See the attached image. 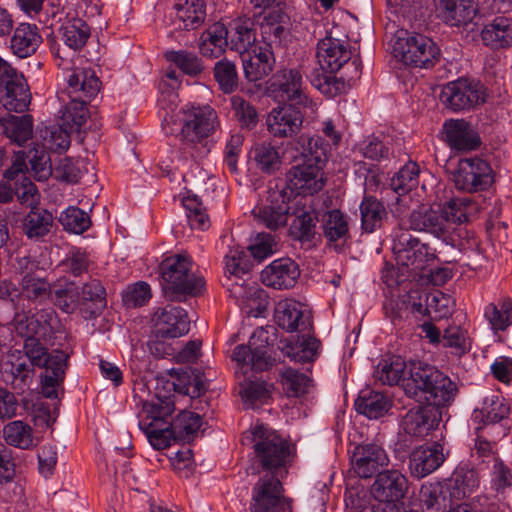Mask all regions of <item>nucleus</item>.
Segmentation results:
<instances>
[{"label": "nucleus", "instance_id": "obj_43", "mask_svg": "<svg viewBox=\"0 0 512 512\" xmlns=\"http://www.w3.org/2000/svg\"><path fill=\"white\" fill-rule=\"evenodd\" d=\"M276 339V329L273 326L257 328L249 339L254 352L256 371H264L272 365V359L267 355V347L273 345Z\"/></svg>", "mask_w": 512, "mask_h": 512}, {"label": "nucleus", "instance_id": "obj_29", "mask_svg": "<svg viewBox=\"0 0 512 512\" xmlns=\"http://www.w3.org/2000/svg\"><path fill=\"white\" fill-rule=\"evenodd\" d=\"M445 142L457 151L468 152L476 150L481 139L471 124L463 119H450L443 124Z\"/></svg>", "mask_w": 512, "mask_h": 512}, {"label": "nucleus", "instance_id": "obj_19", "mask_svg": "<svg viewBox=\"0 0 512 512\" xmlns=\"http://www.w3.org/2000/svg\"><path fill=\"white\" fill-rule=\"evenodd\" d=\"M409 489L407 477L396 469H387L379 472L371 487V493L378 502L399 504L403 507L402 500Z\"/></svg>", "mask_w": 512, "mask_h": 512}, {"label": "nucleus", "instance_id": "obj_45", "mask_svg": "<svg viewBox=\"0 0 512 512\" xmlns=\"http://www.w3.org/2000/svg\"><path fill=\"white\" fill-rule=\"evenodd\" d=\"M391 408L390 399L382 392L362 390L355 401V409L358 413L369 419L383 417Z\"/></svg>", "mask_w": 512, "mask_h": 512}, {"label": "nucleus", "instance_id": "obj_35", "mask_svg": "<svg viewBox=\"0 0 512 512\" xmlns=\"http://www.w3.org/2000/svg\"><path fill=\"white\" fill-rule=\"evenodd\" d=\"M438 16L451 26L470 23L478 8L476 0H436Z\"/></svg>", "mask_w": 512, "mask_h": 512}, {"label": "nucleus", "instance_id": "obj_23", "mask_svg": "<svg viewBox=\"0 0 512 512\" xmlns=\"http://www.w3.org/2000/svg\"><path fill=\"white\" fill-rule=\"evenodd\" d=\"M300 277L298 265L290 258L272 261L261 272L262 283L277 290L293 288Z\"/></svg>", "mask_w": 512, "mask_h": 512}, {"label": "nucleus", "instance_id": "obj_17", "mask_svg": "<svg viewBox=\"0 0 512 512\" xmlns=\"http://www.w3.org/2000/svg\"><path fill=\"white\" fill-rule=\"evenodd\" d=\"M485 88L477 81L460 78L449 82L441 92L444 105L453 111L469 110L485 102Z\"/></svg>", "mask_w": 512, "mask_h": 512}, {"label": "nucleus", "instance_id": "obj_62", "mask_svg": "<svg viewBox=\"0 0 512 512\" xmlns=\"http://www.w3.org/2000/svg\"><path fill=\"white\" fill-rule=\"evenodd\" d=\"M59 221L65 230L81 234L91 225L90 217L78 207H68L60 214Z\"/></svg>", "mask_w": 512, "mask_h": 512}, {"label": "nucleus", "instance_id": "obj_27", "mask_svg": "<svg viewBox=\"0 0 512 512\" xmlns=\"http://www.w3.org/2000/svg\"><path fill=\"white\" fill-rule=\"evenodd\" d=\"M510 412L511 408L503 397L491 395L485 398L482 409L474 412V419H481L484 428H493L494 425L499 424L500 431L496 436L501 438L510 430L508 423Z\"/></svg>", "mask_w": 512, "mask_h": 512}, {"label": "nucleus", "instance_id": "obj_20", "mask_svg": "<svg viewBox=\"0 0 512 512\" xmlns=\"http://www.w3.org/2000/svg\"><path fill=\"white\" fill-rule=\"evenodd\" d=\"M304 116L294 105L273 108L266 117V126L275 138H292L302 129Z\"/></svg>", "mask_w": 512, "mask_h": 512}, {"label": "nucleus", "instance_id": "obj_41", "mask_svg": "<svg viewBox=\"0 0 512 512\" xmlns=\"http://www.w3.org/2000/svg\"><path fill=\"white\" fill-rule=\"evenodd\" d=\"M254 16L260 26L264 47H272L273 44H280L285 34V28L281 23L283 16L280 11L275 8L265 9Z\"/></svg>", "mask_w": 512, "mask_h": 512}, {"label": "nucleus", "instance_id": "obj_51", "mask_svg": "<svg viewBox=\"0 0 512 512\" xmlns=\"http://www.w3.org/2000/svg\"><path fill=\"white\" fill-rule=\"evenodd\" d=\"M375 378L382 384L396 385L403 384L406 376V363L400 356H391L379 362L375 372Z\"/></svg>", "mask_w": 512, "mask_h": 512}, {"label": "nucleus", "instance_id": "obj_28", "mask_svg": "<svg viewBox=\"0 0 512 512\" xmlns=\"http://www.w3.org/2000/svg\"><path fill=\"white\" fill-rule=\"evenodd\" d=\"M1 375L14 390L23 393L32 383L34 369L19 351L9 354L1 365Z\"/></svg>", "mask_w": 512, "mask_h": 512}, {"label": "nucleus", "instance_id": "obj_1", "mask_svg": "<svg viewBox=\"0 0 512 512\" xmlns=\"http://www.w3.org/2000/svg\"><path fill=\"white\" fill-rule=\"evenodd\" d=\"M274 318L283 330L298 333L295 342H285L279 347L282 353L296 362L314 361L320 342L310 336L312 320L307 307L293 299L281 300L275 307Z\"/></svg>", "mask_w": 512, "mask_h": 512}, {"label": "nucleus", "instance_id": "obj_30", "mask_svg": "<svg viewBox=\"0 0 512 512\" xmlns=\"http://www.w3.org/2000/svg\"><path fill=\"white\" fill-rule=\"evenodd\" d=\"M444 461L445 455L441 444L421 445L411 452L409 469L412 476L423 478L438 469Z\"/></svg>", "mask_w": 512, "mask_h": 512}, {"label": "nucleus", "instance_id": "obj_21", "mask_svg": "<svg viewBox=\"0 0 512 512\" xmlns=\"http://www.w3.org/2000/svg\"><path fill=\"white\" fill-rule=\"evenodd\" d=\"M287 179L290 188L304 197L321 191L326 182L323 168L319 164L303 161L290 168Z\"/></svg>", "mask_w": 512, "mask_h": 512}, {"label": "nucleus", "instance_id": "obj_44", "mask_svg": "<svg viewBox=\"0 0 512 512\" xmlns=\"http://www.w3.org/2000/svg\"><path fill=\"white\" fill-rule=\"evenodd\" d=\"M62 41L70 49L81 50L87 43L91 31L87 23L76 15L68 14L59 28Z\"/></svg>", "mask_w": 512, "mask_h": 512}, {"label": "nucleus", "instance_id": "obj_50", "mask_svg": "<svg viewBox=\"0 0 512 512\" xmlns=\"http://www.w3.org/2000/svg\"><path fill=\"white\" fill-rule=\"evenodd\" d=\"M288 211V205L282 201V203L277 205L270 204L255 207L252 213L258 224L270 230H276L286 225Z\"/></svg>", "mask_w": 512, "mask_h": 512}, {"label": "nucleus", "instance_id": "obj_32", "mask_svg": "<svg viewBox=\"0 0 512 512\" xmlns=\"http://www.w3.org/2000/svg\"><path fill=\"white\" fill-rule=\"evenodd\" d=\"M355 473L361 478H369L380 467L388 465L389 459L385 450L376 444L357 446L352 455Z\"/></svg>", "mask_w": 512, "mask_h": 512}, {"label": "nucleus", "instance_id": "obj_7", "mask_svg": "<svg viewBox=\"0 0 512 512\" xmlns=\"http://www.w3.org/2000/svg\"><path fill=\"white\" fill-rule=\"evenodd\" d=\"M70 146L69 133L58 125L40 126L36 132L35 142L29 147L25 158L31 171L38 180H46L52 173L51 159L48 151L63 152Z\"/></svg>", "mask_w": 512, "mask_h": 512}, {"label": "nucleus", "instance_id": "obj_15", "mask_svg": "<svg viewBox=\"0 0 512 512\" xmlns=\"http://www.w3.org/2000/svg\"><path fill=\"white\" fill-rule=\"evenodd\" d=\"M13 321L19 335L25 338L42 339L43 343H50L60 327L58 315L51 308L40 309L31 315L18 313Z\"/></svg>", "mask_w": 512, "mask_h": 512}, {"label": "nucleus", "instance_id": "obj_12", "mask_svg": "<svg viewBox=\"0 0 512 512\" xmlns=\"http://www.w3.org/2000/svg\"><path fill=\"white\" fill-rule=\"evenodd\" d=\"M277 475L265 474L252 489L251 512H292L291 499L284 495Z\"/></svg>", "mask_w": 512, "mask_h": 512}, {"label": "nucleus", "instance_id": "obj_56", "mask_svg": "<svg viewBox=\"0 0 512 512\" xmlns=\"http://www.w3.org/2000/svg\"><path fill=\"white\" fill-rule=\"evenodd\" d=\"M174 439L190 441L202 426V418L191 411H183L170 423Z\"/></svg>", "mask_w": 512, "mask_h": 512}, {"label": "nucleus", "instance_id": "obj_3", "mask_svg": "<svg viewBox=\"0 0 512 512\" xmlns=\"http://www.w3.org/2000/svg\"><path fill=\"white\" fill-rule=\"evenodd\" d=\"M405 394L419 403L444 406L455 397L457 388L449 377L432 366L414 364L408 378L403 379Z\"/></svg>", "mask_w": 512, "mask_h": 512}, {"label": "nucleus", "instance_id": "obj_13", "mask_svg": "<svg viewBox=\"0 0 512 512\" xmlns=\"http://www.w3.org/2000/svg\"><path fill=\"white\" fill-rule=\"evenodd\" d=\"M1 102L9 111L24 112L31 102V93L22 73L0 57Z\"/></svg>", "mask_w": 512, "mask_h": 512}, {"label": "nucleus", "instance_id": "obj_33", "mask_svg": "<svg viewBox=\"0 0 512 512\" xmlns=\"http://www.w3.org/2000/svg\"><path fill=\"white\" fill-rule=\"evenodd\" d=\"M479 487V476L468 464H460L446 484V492L451 502L470 497Z\"/></svg>", "mask_w": 512, "mask_h": 512}, {"label": "nucleus", "instance_id": "obj_9", "mask_svg": "<svg viewBox=\"0 0 512 512\" xmlns=\"http://www.w3.org/2000/svg\"><path fill=\"white\" fill-rule=\"evenodd\" d=\"M393 53L405 65L425 69L433 67L440 57L437 45L422 34L405 33V36H398Z\"/></svg>", "mask_w": 512, "mask_h": 512}, {"label": "nucleus", "instance_id": "obj_58", "mask_svg": "<svg viewBox=\"0 0 512 512\" xmlns=\"http://www.w3.org/2000/svg\"><path fill=\"white\" fill-rule=\"evenodd\" d=\"M64 96L63 94L60 96V100L63 102L61 119L70 129L78 130L87 120L88 103H82L81 99H69L66 101Z\"/></svg>", "mask_w": 512, "mask_h": 512}, {"label": "nucleus", "instance_id": "obj_5", "mask_svg": "<svg viewBox=\"0 0 512 512\" xmlns=\"http://www.w3.org/2000/svg\"><path fill=\"white\" fill-rule=\"evenodd\" d=\"M159 274L164 296L170 301L197 296L205 286L203 277L192 272V260L187 255L175 254L166 257L159 265Z\"/></svg>", "mask_w": 512, "mask_h": 512}, {"label": "nucleus", "instance_id": "obj_48", "mask_svg": "<svg viewBox=\"0 0 512 512\" xmlns=\"http://www.w3.org/2000/svg\"><path fill=\"white\" fill-rule=\"evenodd\" d=\"M361 226L365 232L372 233L382 224L386 210L382 202L371 195L365 194L360 203Z\"/></svg>", "mask_w": 512, "mask_h": 512}, {"label": "nucleus", "instance_id": "obj_60", "mask_svg": "<svg viewBox=\"0 0 512 512\" xmlns=\"http://www.w3.org/2000/svg\"><path fill=\"white\" fill-rule=\"evenodd\" d=\"M214 78L222 92L229 94L238 87V73L234 62L223 58L215 63Z\"/></svg>", "mask_w": 512, "mask_h": 512}, {"label": "nucleus", "instance_id": "obj_8", "mask_svg": "<svg viewBox=\"0 0 512 512\" xmlns=\"http://www.w3.org/2000/svg\"><path fill=\"white\" fill-rule=\"evenodd\" d=\"M251 438L255 453V463L270 475L285 468L291 454L290 446L275 431L263 424H255L246 439Z\"/></svg>", "mask_w": 512, "mask_h": 512}, {"label": "nucleus", "instance_id": "obj_61", "mask_svg": "<svg viewBox=\"0 0 512 512\" xmlns=\"http://www.w3.org/2000/svg\"><path fill=\"white\" fill-rule=\"evenodd\" d=\"M54 304L65 313H73L81 304L80 295L76 287L72 284H66L64 287H58L51 293Z\"/></svg>", "mask_w": 512, "mask_h": 512}, {"label": "nucleus", "instance_id": "obj_38", "mask_svg": "<svg viewBox=\"0 0 512 512\" xmlns=\"http://www.w3.org/2000/svg\"><path fill=\"white\" fill-rule=\"evenodd\" d=\"M482 41L491 48H506L512 46V19L497 16L486 24L481 31Z\"/></svg>", "mask_w": 512, "mask_h": 512}, {"label": "nucleus", "instance_id": "obj_26", "mask_svg": "<svg viewBox=\"0 0 512 512\" xmlns=\"http://www.w3.org/2000/svg\"><path fill=\"white\" fill-rule=\"evenodd\" d=\"M294 220L290 226L291 235L301 242L310 241L316 234L318 213L315 199L302 197L293 210Z\"/></svg>", "mask_w": 512, "mask_h": 512}, {"label": "nucleus", "instance_id": "obj_36", "mask_svg": "<svg viewBox=\"0 0 512 512\" xmlns=\"http://www.w3.org/2000/svg\"><path fill=\"white\" fill-rule=\"evenodd\" d=\"M42 43V36L35 24L20 23L10 38V51L20 59L28 58L36 53Z\"/></svg>", "mask_w": 512, "mask_h": 512}, {"label": "nucleus", "instance_id": "obj_2", "mask_svg": "<svg viewBox=\"0 0 512 512\" xmlns=\"http://www.w3.org/2000/svg\"><path fill=\"white\" fill-rule=\"evenodd\" d=\"M405 394L419 403L444 406L455 397L457 388L449 377L432 366L414 364L408 378L403 379Z\"/></svg>", "mask_w": 512, "mask_h": 512}, {"label": "nucleus", "instance_id": "obj_6", "mask_svg": "<svg viewBox=\"0 0 512 512\" xmlns=\"http://www.w3.org/2000/svg\"><path fill=\"white\" fill-rule=\"evenodd\" d=\"M42 339L26 338L24 343V357L31 367L45 368L42 376L41 390L45 397L56 398L57 389L65 378L68 355L59 350L48 353Z\"/></svg>", "mask_w": 512, "mask_h": 512}, {"label": "nucleus", "instance_id": "obj_47", "mask_svg": "<svg viewBox=\"0 0 512 512\" xmlns=\"http://www.w3.org/2000/svg\"><path fill=\"white\" fill-rule=\"evenodd\" d=\"M231 49L241 54L252 51L256 44L254 21L250 18H239L234 21L230 35Z\"/></svg>", "mask_w": 512, "mask_h": 512}, {"label": "nucleus", "instance_id": "obj_52", "mask_svg": "<svg viewBox=\"0 0 512 512\" xmlns=\"http://www.w3.org/2000/svg\"><path fill=\"white\" fill-rule=\"evenodd\" d=\"M279 379L283 391L289 397H300L308 393L312 380L311 378L292 367H284L279 372Z\"/></svg>", "mask_w": 512, "mask_h": 512}, {"label": "nucleus", "instance_id": "obj_4", "mask_svg": "<svg viewBox=\"0 0 512 512\" xmlns=\"http://www.w3.org/2000/svg\"><path fill=\"white\" fill-rule=\"evenodd\" d=\"M163 125L166 133L175 135L182 145L194 147L217 130L219 120L209 105H187L176 114L165 116Z\"/></svg>", "mask_w": 512, "mask_h": 512}, {"label": "nucleus", "instance_id": "obj_18", "mask_svg": "<svg viewBox=\"0 0 512 512\" xmlns=\"http://www.w3.org/2000/svg\"><path fill=\"white\" fill-rule=\"evenodd\" d=\"M63 71L67 83L63 95L68 99H81L82 103H89L98 95L101 81L94 69L76 65L74 61L72 67H63Z\"/></svg>", "mask_w": 512, "mask_h": 512}, {"label": "nucleus", "instance_id": "obj_63", "mask_svg": "<svg viewBox=\"0 0 512 512\" xmlns=\"http://www.w3.org/2000/svg\"><path fill=\"white\" fill-rule=\"evenodd\" d=\"M234 116L242 128L252 129L258 123V113L255 107L239 95L231 97Z\"/></svg>", "mask_w": 512, "mask_h": 512}, {"label": "nucleus", "instance_id": "obj_31", "mask_svg": "<svg viewBox=\"0 0 512 512\" xmlns=\"http://www.w3.org/2000/svg\"><path fill=\"white\" fill-rule=\"evenodd\" d=\"M26 152L20 150L15 154V161L7 170V177L16 179L14 182L15 196L21 204L35 206L38 203V193L35 184L25 175L27 170Z\"/></svg>", "mask_w": 512, "mask_h": 512}, {"label": "nucleus", "instance_id": "obj_57", "mask_svg": "<svg viewBox=\"0 0 512 512\" xmlns=\"http://www.w3.org/2000/svg\"><path fill=\"white\" fill-rule=\"evenodd\" d=\"M297 143L302 146L301 158L303 162L319 164L324 167L327 161L328 145L320 136H300Z\"/></svg>", "mask_w": 512, "mask_h": 512}, {"label": "nucleus", "instance_id": "obj_16", "mask_svg": "<svg viewBox=\"0 0 512 512\" xmlns=\"http://www.w3.org/2000/svg\"><path fill=\"white\" fill-rule=\"evenodd\" d=\"M458 190L474 193L486 190L493 183V172L489 163L479 157L462 158L453 174Z\"/></svg>", "mask_w": 512, "mask_h": 512}, {"label": "nucleus", "instance_id": "obj_40", "mask_svg": "<svg viewBox=\"0 0 512 512\" xmlns=\"http://www.w3.org/2000/svg\"><path fill=\"white\" fill-rule=\"evenodd\" d=\"M442 208L450 221L451 227L469 222L477 217L480 206L471 196L454 197L444 203Z\"/></svg>", "mask_w": 512, "mask_h": 512}, {"label": "nucleus", "instance_id": "obj_49", "mask_svg": "<svg viewBox=\"0 0 512 512\" xmlns=\"http://www.w3.org/2000/svg\"><path fill=\"white\" fill-rule=\"evenodd\" d=\"M323 235L330 242L346 240L349 236V224L346 216L338 209L326 211L321 217Z\"/></svg>", "mask_w": 512, "mask_h": 512}, {"label": "nucleus", "instance_id": "obj_37", "mask_svg": "<svg viewBox=\"0 0 512 512\" xmlns=\"http://www.w3.org/2000/svg\"><path fill=\"white\" fill-rule=\"evenodd\" d=\"M33 126V118L28 114L8 115L0 118V133L20 147L32 139Z\"/></svg>", "mask_w": 512, "mask_h": 512}, {"label": "nucleus", "instance_id": "obj_42", "mask_svg": "<svg viewBox=\"0 0 512 512\" xmlns=\"http://www.w3.org/2000/svg\"><path fill=\"white\" fill-rule=\"evenodd\" d=\"M54 225V217L46 209L32 208L22 222L24 235L33 241H39L47 236Z\"/></svg>", "mask_w": 512, "mask_h": 512}, {"label": "nucleus", "instance_id": "obj_25", "mask_svg": "<svg viewBox=\"0 0 512 512\" xmlns=\"http://www.w3.org/2000/svg\"><path fill=\"white\" fill-rule=\"evenodd\" d=\"M316 57L322 70L336 73L351 59V50L347 40L329 35L319 41Z\"/></svg>", "mask_w": 512, "mask_h": 512}, {"label": "nucleus", "instance_id": "obj_11", "mask_svg": "<svg viewBox=\"0 0 512 512\" xmlns=\"http://www.w3.org/2000/svg\"><path fill=\"white\" fill-rule=\"evenodd\" d=\"M393 252L401 266L420 270L435 258L434 250L415 238L409 229L399 225L393 231Z\"/></svg>", "mask_w": 512, "mask_h": 512}, {"label": "nucleus", "instance_id": "obj_59", "mask_svg": "<svg viewBox=\"0 0 512 512\" xmlns=\"http://www.w3.org/2000/svg\"><path fill=\"white\" fill-rule=\"evenodd\" d=\"M420 169L416 162L408 161L391 178V189L397 194H406L418 185Z\"/></svg>", "mask_w": 512, "mask_h": 512}, {"label": "nucleus", "instance_id": "obj_10", "mask_svg": "<svg viewBox=\"0 0 512 512\" xmlns=\"http://www.w3.org/2000/svg\"><path fill=\"white\" fill-rule=\"evenodd\" d=\"M408 221L410 229L431 234L452 246L457 245L462 238V228L451 227L441 205L437 207L422 206L413 210Z\"/></svg>", "mask_w": 512, "mask_h": 512}, {"label": "nucleus", "instance_id": "obj_34", "mask_svg": "<svg viewBox=\"0 0 512 512\" xmlns=\"http://www.w3.org/2000/svg\"><path fill=\"white\" fill-rule=\"evenodd\" d=\"M242 62L245 78L249 82L259 81L273 70L275 58L272 47H254L243 56Z\"/></svg>", "mask_w": 512, "mask_h": 512}, {"label": "nucleus", "instance_id": "obj_46", "mask_svg": "<svg viewBox=\"0 0 512 512\" xmlns=\"http://www.w3.org/2000/svg\"><path fill=\"white\" fill-rule=\"evenodd\" d=\"M228 45V30L224 24L216 22L200 37V53L208 58H218Z\"/></svg>", "mask_w": 512, "mask_h": 512}, {"label": "nucleus", "instance_id": "obj_14", "mask_svg": "<svg viewBox=\"0 0 512 512\" xmlns=\"http://www.w3.org/2000/svg\"><path fill=\"white\" fill-rule=\"evenodd\" d=\"M269 91L279 102H291L294 106L310 108L314 106L312 99L307 95L302 74L297 68L278 71L272 78Z\"/></svg>", "mask_w": 512, "mask_h": 512}, {"label": "nucleus", "instance_id": "obj_24", "mask_svg": "<svg viewBox=\"0 0 512 512\" xmlns=\"http://www.w3.org/2000/svg\"><path fill=\"white\" fill-rule=\"evenodd\" d=\"M438 425L437 411L434 406H417L404 415L401 429L412 439H422L428 436Z\"/></svg>", "mask_w": 512, "mask_h": 512}, {"label": "nucleus", "instance_id": "obj_64", "mask_svg": "<svg viewBox=\"0 0 512 512\" xmlns=\"http://www.w3.org/2000/svg\"><path fill=\"white\" fill-rule=\"evenodd\" d=\"M165 58L188 75L195 76L203 70L200 59L195 54L185 50L167 51Z\"/></svg>", "mask_w": 512, "mask_h": 512}, {"label": "nucleus", "instance_id": "obj_53", "mask_svg": "<svg viewBox=\"0 0 512 512\" xmlns=\"http://www.w3.org/2000/svg\"><path fill=\"white\" fill-rule=\"evenodd\" d=\"M251 158L263 173L272 174L279 170L281 166L279 151L270 142L255 144L251 149Z\"/></svg>", "mask_w": 512, "mask_h": 512}, {"label": "nucleus", "instance_id": "obj_54", "mask_svg": "<svg viewBox=\"0 0 512 512\" xmlns=\"http://www.w3.org/2000/svg\"><path fill=\"white\" fill-rule=\"evenodd\" d=\"M3 437L7 444L20 449H31L37 445L31 426L21 420L5 425Z\"/></svg>", "mask_w": 512, "mask_h": 512}, {"label": "nucleus", "instance_id": "obj_22", "mask_svg": "<svg viewBox=\"0 0 512 512\" xmlns=\"http://www.w3.org/2000/svg\"><path fill=\"white\" fill-rule=\"evenodd\" d=\"M153 322L155 334L161 338L181 337L190 329L187 312L181 307L168 305L157 310Z\"/></svg>", "mask_w": 512, "mask_h": 512}, {"label": "nucleus", "instance_id": "obj_39", "mask_svg": "<svg viewBox=\"0 0 512 512\" xmlns=\"http://www.w3.org/2000/svg\"><path fill=\"white\" fill-rule=\"evenodd\" d=\"M175 24L180 29L191 30L198 28L206 17L204 0H177Z\"/></svg>", "mask_w": 512, "mask_h": 512}, {"label": "nucleus", "instance_id": "obj_55", "mask_svg": "<svg viewBox=\"0 0 512 512\" xmlns=\"http://www.w3.org/2000/svg\"><path fill=\"white\" fill-rule=\"evenodd\" d=\"M20 291L26 299L41 303L51 296L52 288L45 278L28 272L20 281Z\"/></svg>", "mask_w": 512, "mask_h": 512}]
</instances>
